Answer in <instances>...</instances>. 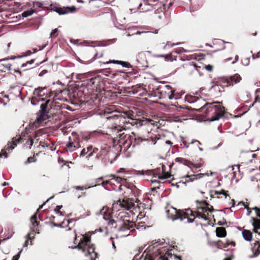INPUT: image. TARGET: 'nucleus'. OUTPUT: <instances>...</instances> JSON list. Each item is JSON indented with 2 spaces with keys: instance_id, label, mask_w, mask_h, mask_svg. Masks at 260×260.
Masks as SVG:
<instances>
[{
  "instance_id": "f3484780",
  "label": "nucleus",
  "mask_w": 260,
  "mask_h": 260,
  "mask_svg": "<svg viewBox=\"0 0 260 260\" xmlns=\"http://www.w3.org/2000/svg\"><path fill=\"white\" fill-rule=\"evenodd\" d=\"M241 76L237 74L232 77V81L234 82L235 83L239 82L241 80Z\"/></svg>"
},
{
  "instance_id": "393cba45",
  "label": "nucleus",
  "mask_w": 260,
  "mask_h": 260,
  "mask_svg": "<svg viewBox=\"0 0 260 260\" xmlns=\"http://www.w3.org/2000/svg\"><path fill=\"white\" fill-rule=\"evenodd\" d=\"M120 205L122 208H125L127 210H129L131 208L130 205H129L126 203H124V201L123 203L120 204Z\"/></svg>"
},
{
  "instance_id": "cd10ccee",
  "label": "nucleus",
  "mask_w": 260,
  "mask_h": 260,
  "mask_svg": "<svg viewBox=\"0 0 260 260\" xmlns=\"http://www.w3.org/2000/svg\"><path fill=\"white\" fill-rule=\"evenodd\" d=\"M125 136V135L124 134V133H122V134H120V133H118L115 136V138H119L120 139H123L124 137Z\"/></svg>"
},
{
  "instance_id": "5701e85b",
  "label": "nucleus",
  "mask_w": 260,
  "mask_h": 260,
  "mask_svg": "<svg viewBox=\"0 0 260 260\" xmlns=\"http://www.w3.org/2000/svg\"><path fill=\"white\" fill-rule=\"evenodd\" d=\"M170 175L168 173H166L164 175L160 176L158 177V179L160 180H164L170 178Z\"/></svg>"
},
{
  "instance_id": "a19ab883",
  "label": "nucleus",
  "mask_w": 260,
  "mask_h": 260,
  "mask_svg": "<svg viewBox=\"0 0 260 260\" xmlns=\"http://www.w3.org/2000/svg\"><path fill=\"white\" fill-rule=\"evenodd\" d=\"M27 144H28V143H29V145H30V147H31L33 145V140L32 138H30L29 139V140L27 141V142H26Z\"/></svg>"
},
{
  "instance_id": "4d7b16f0",
  "label": "nucleus",
  "mask_w": 260,
  "mask_h": 260,
  "mask_svg": "<svg viewBox=\"0 0 260 260\" xmlns=\"http://www.w3.org/2000/svg\"><path fill=\"white\" fill-rule=\"evenodd\" d=\"M49 102H50V100H47L46 101L45 103H44L43 104L45 105V106H47V105L48 104V103Z\"/></svg>"
},
{
  "instance_id": "774afa93",
  "label": "nucleus",
  "mask_w": 260,
  "mask_h": 260,
  "mask_svg": "<svg viewBox=\"0 0 260 260\" xmlns=\"http://www.w3.org/2000/svg\"><path fill=\"white\" fill-rule=\"evenodd\" d=\"M31 233H29V234L27 235V236H28V239H31V238H31Z\"/></svg>"
},
{
  "instance_id": "49530a36",
  "label": "nucleus",
  "mask_w": 260,
  "mask_h": 260,
  "mask_svg": "<svg viewBox=\"0 0 260 260\" xmlns=\"http://www.w3.org/2000/svg\"><path fill=\"white\" fill-rule=\"evenodd\" d=\"M5 67L8 69V71H10L11 70V64H6Z\"/></svg>"
},
{
  "instance_id": "bb28decb",
  "label": "nucleus",
  "mask_w": 260,
  "mask_h": 260,
  "mask_svg": "<svg viewBox=\"0 0 260 260\" xmlns=\"http://www.w3.org/2000/svg\"><path fill=\"white\" fill-rule=\"evenodd\" d=\"M90 239L89 237H82V239L80 240L81 242L85 243V244H86L88 242L90 241Z\"/></svg>"
},
{
  "instance_id": "13d9d810",
  "label": "nucleus",
  "mask_w": 260,
  "mask_h": 260,
  "mask_svg": "<svg viewBox=\"0 0 260 260\" xmlns=\"http://www.w3.org/2000/svg\"><path fill=\"white\" fill-rule=\"evenodd\" d=\"M55 213L56 214H58L59 216H63V214H62V213L60 211H58V212H55Z\"/></svg>"
},
{
  "instance_id": "ea45409f",
  "label": "nucleus",
  "mask_w": 260,
  "mask_h": 260,
  "mask_svg": "<svg viewBox=\"0 0 260 260\" xmlns=\"http://www.w3.org/2000/svg\"><path fill=\"white\" fill-rule=\"evenodd\" d=\"M244 62V64L245 66H248L249 64V58H247L245 59Z\"/></svg>"
},
{
  "instance_id": "473e14b6",
  "label": "nucleus",
  "mask_w": 260,
  "mask_h": 260,
  "mask_svg": "<svg viewBox=\"0 0 260 260\" xmlns=\"http://www.w3.org/2000/svg\"><path fill=\"white\" fill-rule=\"evenodd\" d=\"M21 251H22V250H20L17 255L14 256L13 257L12 260H18V259L20 257V254L21 252Z\"/></svg>"
},
{
  "instance_id": "b1692460",
  "label": "nucleus",
  "mask_w": 260,
  "mask_h": 260,
  "mask_svg": "<svg viewBox=\"0 0 260 260\" xmlns=\"http://www.w3.org/2000/svg\"><path fill=\"white\" fill-rule=\"evenodd\" d=\"M104 208H103L102 209H101L99 211V212H97L96 214L97 215H101L103 218L105 220H107V219L104 216V214L105 213V211H104Z\"/></svg>"
},
{
  "instance_id": "5fc2aeb1",
  "label": "nucleus",
  "mask_w": 260,
  "mask_h": 260,
  "mask_svg": "<svg viewBox=\"0 0 260 260\" xmlns=\"http://www.w3.org/2000/svg\"><path fill=\"white\" fill-rule=\"evenodd\" d=\"M53 226L54 227H61V224H56V223H54Z\"/></svg>"
},
{
  "instance_id": "a878e982",
  "label": "nucleus",
  "mask_w": 260,
  "mask_h": 260,
  "mask_svg": "<svg viewBox=\"0 0 260 260\" xmlns=\"http://www.w3.org/2000/svg\"><path fill=\"white\" fill-rule=\"evenodd\" d=\"M186 177L188 178L189 179L188 180H186L185 181V182H193L194 180V179H196L195 176L192 177L191 176L187 175Z\"/></svg>"
},
{
  "instance_id": "f257e3e1",
  "label": "nucleus",
  "mask_w": 260,
  "mask_h": 260,
  "mask_svg": "<svg viewBox=\"0 0 260 260\" xmlns=\"http://www.w3.org/2000/svg\"><path fill=\"white\" fill-rule=\"evenodd\" d=\"M166 214L168 218L172 221H175L177 219L182 221L186 218L184 213H182L181 211L171 206L167 208Z\"/></svg>"
},
{
  "instance_id": "2f4dec72",
  "label": "nucleus",
  "mask_w": 260,
  "mask_h": 260,
  "mask_svg": "<svg viewBox=\"0 0 260 260\" xmlns=\"http://www.w3.org/2000/svg\"><path fill=\"white\" fill-rule=\"evenodd\" d=\"M120 60H110L109 61H107V63H114V64H120Z\"/></svg>"
},
{
  "instance_id": "c756f323",
  "label": "nucleus",
  "mask_w": 260,
  "mask_h": 260,
  "mask_svg": "<svg viewBox=\"0 0 260 260\" xmlns=\"http://www.w3.org/2000/svg\"><path fill=\"white\" fill-rule=\"evenodd\" d=\"M36 160L34 159V157H29L27 158V160L25 162V164L26 165L27 164H29L32 161H35Z\"/></svg>"
},
{
  "instance_id": "e2e57ef3",
  "label": "nucleus",
  "mask_w": 260,
  "mask_h": 260,
  "mask_svg": "<svg viewBox=\"0 0 260 260\" xmlns=\"http://www.w3.org/2000/svg\"><path fill=\"white\" fill-rule=\"evenodd\" d=\"M166 144L171 145L172 144L171 142L170 141H166L165 142Z\"/></svg>"
},
{
  "instance_id": "dca6fc26",
  "label": "nucleus",
  "mask_w": 260,
  "mask_h": 260,
  "mask_svg": "<svg viewBox=\"0 0 260 260\" xmlns=\"http://www.w3.org/2000/svg\"><path fill=\"white\" fill-rule=\"evenodd\" d=\"M36 219H37V215L36 214L32 216H31V217L30 218V222L33 226L32 228H34V229L38 225V223L36 221Z\"/></svg>"
},
{
  "instance_id": "6e6552de",
  "label": "nucleus",
  "mask_w": 260,
  "mask_h": 260,
  "mask_svg": "<svg viewBox=\"0 0 260 260\" xmlns=\"http://www.w3.org/2000/svg\"><path fill=\"white\" fill-rule=\"evenodd\" d=\"M203 206L199 207V209H201L203 211L208 213L209 212H211L213 210V207L212 206L210 208L209 207V205L205 201L203 202Z\"/></svg>"
},
{
  "instance_id": "de8ad7c7",
  "label": "nucleus",
  "mask_w": 260,
  "mask_h": 260,
  "mask_svg": "<svg viewBox=\"0 0 260 260\" xmlns=\"http://www.w3.org/2000/svg\"><path fill=\"white\" fill-rule=\"evenodd\" d=\"M169 255H172V254L170 253L169 251H167L166 253H165V256H166V257L165 258L166 259L167 258L168 259V256H169Z\"/></svg>"
},
{
  "instance_id": "09e8293b",
  "label": "nucleus",
  "mask_w": 260,
  "mask_h": 260,
  "mask_svg": "<svg viewBox=\"0 0 260 260\" xmlns=\"http://www.w3.org/2000/svg\"><path fill=\"white\" fill-rule=\"evenodd\" d=\"M155 56L156 57H167V55H165L164 54L156 55Z\"/></svg>"
},
{
  "instance_id": "8fccbe9b",
  "label": "nucleus",
  "mask_w": 260,
  "mask_h": 260,
  "mask_svg": "<svg viewBox=\"0 0 260 260\" xmlns=\"http://www.w3.org/2000/svg\"><path fill=\"white\" fill-rule=\"evenodd\" d=\"M35 5L38 7H41L42 6V4L40 2H36Z\"/></svg>"
},
{
  "instance_id": "aec40b11",
  "label": "nucleus",
  "mask_w": 260,
  "mask_h": 260,
  "mask_svg": "<svg viewBox=\"0 0 260 260\" xmlns=\"http://www.w3.org/2000/svg\"><path fill=\"white\" fill-rule=\"evenodd\" d=\"M67 147L70 151H73L75 149L76 146L74 145L73 143H68L67 144Z\"/></svg>"
},
{
  "instance_id": "9b49d317",
  "label": "nucleus",
  "mask_w": 260,
  "mask_h": 260,
  "mask_svg": "<svg viewBox=\"0 0 260 260\" xmlns=\"http://www.w3.org/2000/svg\"><path fill=\"white\" fill-rule=\"evenodd\" d=\"M216 236L219 238H223L226 236V231L223 228H217L216 230Z\"/></svg>"
},
{
  "instance_id": "864d4df0",
  "label": "nucleus",
  "mask_w": 260,
  "mask_h": 260,
  "mask_svg": "<svg viewBox=\"0 0 260 260\" xmlns=\"http://www.w3.org/2000/svg\"><path fill=\"white\" fill-rule=\"evenodd\" d=\"M238 59H239V57H238V55H236V56H235V61H233V62H232V63H233V64H234L235 62H236L238 60Z\"/></svg>"
},
{
  "instance_id": "a18cd8bd",
  "label": "nucleus",
  "mask_w": 260,
  "mask_h": 260,
  "mask_svg": "<svg viewBox=\"0 0 260 260\" xmlns=\"http://www.w3.org/2000/svg\"><path fill=\"white\" fill-rule=\"evenodd\" d=\"M89 253H91V252H94V248L92 247H89L88 249Z\"/></svg>"
},
{
  "instance_id": "4c0bfd02",
  "label": "nucleus",
  "mask_w": 260,
  "mask_h": 260,
  "mask_svg": "<svg viewBox=\"0 0 260 260\" xmlns=\"http://www.w3.org/2000/svg\"><path fill=\"white\" fill-rule=\"evenodd\" d=\"M158 140H159V138H157L156 137L151 138V141L154 145L156 144V141Z\"/></svg>"
},
{
  "instance_id": "680f3d73",
  "label": "nucleus",
  "mask_w": 260,
  "mask_h": 260,
  "mask_svg": "<svg viewBox=\"0 0 260 260\" xmlns=\"http://www.w3.org/2000/svg\"><path fill=\"white\" fill-rule=\"evenodd\" d=\"M180 44V43H176V44H174V43H173V44H172L170 45V47H173V46H175V45H179V44Z\"/></svg>"
},
{
  "instance_id": "6e6d98bb",
  "label": "nucleus",
  "mask_w": 260,
  "mask_h": 260,
  "mask_svg": "<svg viewBox=\"0 0 260 260\" xmlns=\"http://www.w3.org/2000/svg\"><path fill=\"white\" fill-rule=\"evenodd\" d=\"M209 175H210V172L209 173V174L208 173H207L206 174H200V175H201L202 176H209Z\"/></svg>"
},
{
  "instance_id": "603ef678",
  "label": "nucleus",
  "mask_w": 260,
  "mask_h": 260,
  "mask_svg": "<svg viewBox=\"0 0 260 260\" xmlns=\"http://www.w3.org/2000/svg\"><path fill=\"white\" fill-rule=\"evenodd\" d=\"M227 170L233 171V170H234V166H232L228 167L227 168Z\"/></svg>"
},
{
  "instance_id": "4be33fe9",
  "label": "nucleus",
  "mask_w": 260,
  "mask_h": 260,
  "mask_svg": "<svg viewBox=\"0 0 260 260\" xmlns=\"http://www.w3.org/2000/svg\"><path fill=\"white\" fill-rule=\"evenodd\" d=\"M204 100L203 99H199L198 100L194 102L196 104L195 106L198 107L204 104Z\"/></svg>"
},
{
  "instance_id": "052dcab7",
  "label": "nucleus",
  "mask_w": 260,
  "mask_h": 260,
  "mask_svg": "<svg viewBox=\"0 0 260 260\" xmlns=\"http://www.w3.org/2000/svg\"><path fill=\"white\" fill-rule=\"evenodd\" d=\"M157 242L156 241V240H153V241H151V244H152V245H154V244H155Z\"/></svg>"
},
{
  "instance_id": "423d86ee",
  "label": "nucleus",
  "mask_w": 260,
  "mask_h": 260,
  "mask_svg": "<svg viewBox=\"0 0 260 260\" xmlns=\"http://www.w3.org/2000/svg\"><path fill=\"white\" fill-rule=\"evenodd\" d=\"M22 138L20 137H19L18 138H15L13 139V141L12 142V144L10 146H8L6 149L7 150H13L14 149L16 146L17 143H19L21 141Z\"/></svg>"
},
{
  "instance_id": "20e7f679",
  "label": "nucleus",
  "mask_w": 260,
  "mask_h": 260,
  "mask_svg": "<svg viewBox=\"0 0 260 260\" xmlns=\"http://www.w3.org/2000/svg\"><path fill=\"white\" fill-rule=\"evenodd\" d=\"M252 210H253L255 211L256 214L257 216L260 217V210L259 208L257 207H254L252 208ZM252 222V226H253L254 230L256 229H260V219H255L254 218L252 217L251 218Z\"/></svg>"
},
{
  "instance_id": "4468645a",
  "label": "nucleus",
  "mask_w": 260,
  "mask_h": 260,
  "mask_svg": "<svg viewBox=\"0 0 260 260\" xmlns=\"http://www.w3.org/2000/svg\"><path fill=\"white\" fill-rule=\"evenodd\" d=\"M224 113L215 112V115L211 117L210 121L218 120L222 116L224 115Z\"/></svg>"
},
{
  "instance_id": "7ed1b4c3",
  "label": "nucleus",
  "mask_w": 260,
  "mask_h": 260,
  "mask_svg": "<svg viewBox=\"0 0 260 260\" xmlns=\"http://www.w3.org/2000/svg\"><path fill=\"white\" fill-rule=\"evenodd\" d=\"M76 10L75 6L66 7L63 8H56L55 12L59 15H64L69 12H74Z\"/></svg>"
},
{
  "instance_id": "72a5a7b5",
  "label": "nucleus",
  "mask_w": 260,
  "mask_h": 260,
  "mask_svg": "<svg viewBox=\"0 0 260 260\" xmlns=\"http://www.w3.org/2000/svg\"><path fill=\"white\" fill-rule=\"evenodd\" d=\"M148 32H151V31H137L135 34V35H141V34H145V33H148Z\"/></svg>"
},
{
  "instance_id": "58836bf2",
  "label": "nucleus",
  "mask_w": 260,
  "mask_h": 260,
  "mask_svg": "<svg viewBox=\"0 0 260 260\" xmlns=\"http://www.w3.org/2000/svg\"><path fill=\"white\" fill-rule=\"evenodd\" d=\"M62 206H61V205L57 206L54 209V211L55 212L59 211V210L61 209L62 208Z\"/></svg>"
},
{
  "instance_id": "2eb2a0df",
  "label": "nucleus",
  "mask_w": 260,
  "mask_h": 260,
  "mask_svg": "<svg viewBox=\"0 0 260 260\" xmlns=\"http://www.w3.org/2000/svg\"><path fill=\"white\" fill-rule=\"evenodd\" d=\"M34 12H35V10L31 9L30 10H28L23 12L22 13V16L23 17L26 18V17L31 16L32 14H34Z\"/></svg>"
},
{
  "instance_id": "ddd939ff",
  "label": "nucleus",
  "mask_w": 260,
  "mask_h": 260,
  "mask_svg": "<svg viewBox=\"0 0 260 260\" xmlns=\"http://www.w3.org/2000/svg\"><path fill=\"white\" fill-rule=\"evenodd\" d=\"M92 146H89L86 148H84L81 152V155L84 156L85 155L87 154L88 152L90 151L88 154V156H92L93 155V151H92Z\"/></svg>"
},
{
  "instance_id": "412c9836",
  "label": "nucleus",
  "mask_w": 260,
  "mask_h": 260,
  "mask_svg": "<svg viewBox=\"0 0 260 260\" xmlns=\"http://www.w3.org/2000/svg\"><path fill=\"white\" fill-rule=\"evenodd\" d=\"M196 213L197 214V217H198L199 218H201L203 219L204 220H208V218L206 214H202L201 213L199 212H196Z\"/></svg>"
},
{
  "instance_id": "c9c22d12",
  "label": "nucleus",
  "mask_w": 260,
  "mask_h": 260,
  "mask_svg": "<svg viewBox=\"0 0 260 260\" xmlns=\"http://www.w3.org/2000/svg\"><path fill=\"white\" fill-rule=\"evenodd\" d=\"M115 223V221L114 219H110L108 221V224L109 225H113Z\"/></svg>"
},
{
  "instance_id": "0eeeda50",
  "label": "nucleus",
  "mask_w": 260,
  "mask_h": 260,
  "mask_svg": "<svg viewBox=\"0 0 260 260\" xmlns=\"http://www.w3.org/2000/svg\"><path fill=\"white\" fill-rule=\"evenodd\" d=\"M132 228V223H131L129 220H126L123 222L122 225L120 228V230L121 231L130 230Z\"/></svg>"
},
{
  "instance_id": "6ab92c4d",
  "label": "nucleus",
  "mask_w": 260,
  "mask_h": 260,
  "mask_svg": "<svg viewBox=\"0 0 260 260\" xmlns=\"http://www.w3.org/2000/svg\"><path fill=\"white\" fill-rule=\"evenodd\" d=\"M215 194L216 195H220L223 194L224 196H225V198L227 197H229V194L226 193V191H225L224 190L222 189L220 191H214Z\"/></svg>"
},
{
  "instance_id": "9d476101",
  "label": "nucleus",
  "mask_w": 260,
  "mask_h": 260,
  "mask_svg": "<svg viewBox=\"0 0 260 260\" xmlns=\"http://www.w3.org/2000/svg\"><path fill=\"white\" fill-rule=\"evenodd\" d=\"M124 129L120 125L114 126L110 128L111 132L114 134V136H116L118 133L121 132Z\"/></svg>"
},
{
  "instance_id": "37998d69",
  "label": "nucleus",
  "mask_w": 260,
  "mask_h": 260,
  "mask_svg": "<svg viewBox=\"0 0 260 260\" xmlns=\"http://www.w3.org/2000/svg\"><path fill=\"white\" fill-rule=\"evenodd\" d=\"M57 30H58L57 28H55V29H53L50 34V37H52L53 34L56 32L57 31Z\"/></svg>"
},
{
  "instance_id": "7c9ffc66",
  "label": "nucleus",
  "mask_w": 260,
  "mask_h": 260,
  "mask_svg": "<svg viewBox=\"0 0 260 260\" xmlns=\"http://www.w3.org/2000/svg\"><path fill=\"white\" fill-rule=\"evenodd\" d=\"M205 68L208 71H211L212 70L213 67L210 64H208L205 66Z\"/></svg>"
},
{
  "instance_id": "338daca9",
  "label": "nucleus",
  "mask_w": 260,
  "mask_h": 260,
  "mask_svg": "<svg viewBox=\"0 0 260 260\" xmlns=\"http://www.w3.org/2000/svg\"><path fill=\"white\" fill-rule=\"evenodd\" d=\"M82 188H83L82 187L80 186H76V188L77 189H82Z\"/></svg>"
},
{
  "instance_id": "a211bd4d",
  "label": "nucleus",
  "mask_w": 260,
  "mask_h": 260,
  "mask_svg": "<svg viewBox=\"0 0 260 260\" xmlns=\"http://www.w3.org/2000/svg\"><path fill=\"white\" fill-rule=\"evenodd\" d=\"M119 64L122 66V67L126 68H130L132 67V65L127 61H120Z\"/></svg>"
},
{
  "instance_id": "69168bd1",
  "label": "nucleus",
  "mask_w": 260,
  "mask_h": 260,
  "mask_svg": "<svg viewBox=\"0 0 260 260\" xmlns=\"http://www.w3.org/2000/svg\"><path fill=\"white\" fill-rule=\"evenodd\" d=\"M3 155H4L6 158H8V155L6 152L3 153Z\"/></svg>"
},
{
  "instance_id": "bf43d9fd",
  "label": "nucleus",
  "mask_w": 260,
  "mask_h": 260,
  "mask_svg": "<svg viewBox=\"0 0 260 260\" xmlns=\"http://www.w3.org/2000/svg\"><path fill=\"white\" fill-rule=\"evenodd\" d=\"M55 213L56 214H58L59 216H63V214H62V213L60 211H58V212H55Z\"/></svg>"
},
{
  "instance_id": "0e129e2a",
  "label": "nucleus",
  "mask_w": 260,
  "mask_h": 260,
  "mask_svg": "<svg viewBox=\"0 0 260 260\" xmlns=\"http://www.w3.org/2000/svg\"><path fill=\"white\" fill-rule=\"evenodd\" d=\"M76 248H78L79 249H81V244L80 243H79L78 245L76 247Z\"/></svg>"
},
{
  "instance_id": "c85d7f7f",
  "label": "nucleus",
  "mask_w": 260,
  "mask_h": 260,
  "mask_svg": "<svg viewBox=\"0 0 260 260\" xmlns=\"http://www.w3.org/2000/svg\"><path fill=\"white\" fill-rule=\"evenodd\" d=\"M239 204H242V205L245 206V208H246L247 210V215L249 216L251 213L250 209L248 207H246V206L245 205V203L244 202H240Z\"/></svg>"
},
{
  "instance_id": "c03bdc74",
  "label": "nucleus",
  "mask_w": 260,
  "mask_h": 260,
  "mask_svg": "<svg viewBox=\"0 0 260 260\" xmlns=\"http://www.w3.org/2000/svg\"><path fill=\"white\" fill-rule=\"evenodd\" d=\"M185 217L186 218L185 219H186V218L187 219L188 223H192L194 221L193 219H191V218H189L188 217H186V216H185Z\"/></svg>"
},
{
  "instance_id": "f704fd0d",
  "label": "nucleus",
  "mask_w": 260,
  "mask_h": 260,
  "mask_svg": "<svg viewBox=\"0 0 260 260\" xmlns=\"http://www.w3.org/2000/svg\"><path fill=\"white\" fill-rule=\"evenodd\" d=\"M174 91H173L172 90H171V91L170 92V94H169V99L170 100L173 99V98H174Z\"/></svg>"
},
{
  "instance_id": "f03ea898",
  "label": "nucleus",
  "mask_w": 260,
  "mask_h": 260,
  "mask_svg": "<svg viewBox=\"0 0 260 260\" xmlns=\"http://www.w3.org/2000/svg\"><path fill=\"white\" fill-rule=\"evenodd\" d=\"M213 104H217V105H216L214 106H213L212 108L214 109L215 112H221V113H224V107L222 106L219 102H213V103H205L204 106L202 107L201 108H200L197 110L198 111H201V110L202 108H204L206 106L208 105H211Z\"/></svg>"
},
{
  "instance_id": "f8f14e48",
  "label": "nucleus",
  "mask_w": 260,
  "mask_h": 260,
  "mask_svg": "<svg viewBox=\"0 0 260 260\" xmlns=\"http://www.w3.org/2000/svg\"><path fill=\"white\" fill-rule=\"evenodd\" d=\"M254 232L255 233L258 234L259 235H260V232H257L256 231H254ZM254 245L255 246H256V245L258 246L257 248V249L254 252L253 255L249 256V257H250V258H252V257H256V256H257L259 254V249H260V243L258 241H256L255 242V243H254Z\"/></svg>"
},
{
  "instance_id": "1a4fd4ad",
  "label": "nucleus",
  "mask_w": 260,
  "mask_h": 260,
  "mask_svg": "<svg viewBox=\"0 0 260 260\" xmlns=\"http://www.w3.org/2000/svg\"><path fill=\"white\" fill-rule=\"evenodd\" d=\"M242 236L244 240L247 241H250L252 239V233L250 231L244 230L242 232Z\"/></svg>"
},
{
  "instance_id": "e433bc0d",
  "label": "nucleus",
  "mask_w": 260,
  "mask_h": 260,
  "mask_svg": "<svg viewBox=\"0 0 260 260\" xmlns=\"http://www.w3.org/2000/svg\"><path fill=\"white\" fill-rule=\"evenodd\" d=\"M50 10L55 11L56 8H57L56 4H51L50 6Z\"/></svg>"
},
{
  "instance_id": "79ce46f5",
  "label": "nucleus",
  "mask_w": 260,
  "mask_h": 260,
  "mask_svg": "<svg viewBox=\"0 0 260 260\" xmlns=\"http://www.w3.org/2000/svg\"><path fill=\"white\" fill-rule=\"evenodd\" d=\"M53 198V197H51V198H49V199H48V200H47L45 202H44V203H43V205H41V206L39 207V209H38V210H39V209H40L42 208H43V206L46 204V202H47L49 200H50V199H52Z\"/></svg>"
},
{
  "instance_id": "3c124183",
  "label": "nucleus",
  "mask_w": 260,
  "mask_h": 260,
  "mask_svg": "<svg viewBox=\"0 0 260 260\" xmlns=\"http://www.w3.org/2000/svg\"><path fill=\"white\" fill-rule=\"evenodd\" d=\"M151 182H152V183H153V184L159 183V181L156 179L152 180Z\"/></svg>"
},
{
  "instance_id": "39448f33",
  "label": "nucleus",
  "mask_w": 260,
  "mask_h": 260,
  "mask_svg": "<svg viewBox=\"0 0 260 260\" xmlns=\"http://www.w3.org/2000/svg\"><path fill=\"white\" fill-rule=\"evenodd\" d=\"M47 106L43 104L40 106V110L39 111L40 116L37 118L36 121H44L48 118L47 115L46 114Z\"/></svg>"
}]
</instances>
